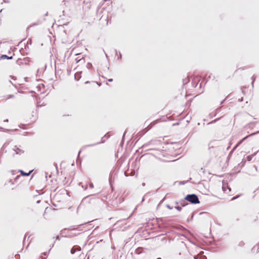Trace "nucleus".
I'll return each mask as SVG.
<instances>
[{
	"label": "nucleus",
	"instance_id": "obj_1",
	"mask_svg": "<svg viewBox=\"0 0 259 259\" xmlns=\"http://www.w3.org/2000/svg\"><path fill=\"white\" fill-rule=\"evenodd\" d=\"M184 200H187L192 204H196L200 203L198 196L195 194H188L184 198Z\"/></svg>",
	"mask_w": 259,
	"mask_h": 259
},
{
	"label": "nucleus",
	"instance_id": "obj_2",
	"mask_svg": "<svg viewBox=\"0 0 259 259\" xmlns=\"http://www.w3.org/2000/svg\"><path fill=\"white\" fill-rule=\"evenodd\" d=\"M257 133H259V131H257L256 132L252 133L250 135H249L245 137L244 138H243L241 140H240L239 142H238V143L236 144V145L233 148L232 151L234 150L238 146H239L243 142V141L246 140L248 137H249V136H252V135H254L255 134H257Z\"/></svg>",
	"mask_w": 259,
	"mask_h": 259
},
{
	"label": "nucleus",
	"instance_id": "obj_3",
	"mask_svg": "<svg viewBox=\"0 0 259 259\" xmlns=\"http://www.w3.org/2000/svg\"><path fill=\"white\" fill-rule=\"evenodd\" d=\"M13 150L15 152V153L13 154L14 156L15 154L21 155L24 153V150L20 149L17 146H15L13 148Z\"/></svg>",
	"mask_w": 259,
	"mask_h": 259
},
{
	"label": "nucleus",
	"instance_id": "obj_4",
	"mask_svg": "<svg viewBox=\"0 0 259 259\" xmlns=\"http://www.w3.org/2000/svg\"><path fill=\"white\" fill-rule=\"evenodd\" d=\"M19 171L21 173V175L23 176H29L32 172V170H30L28 172H25L23 171L22 170H19Z\"/></svg>",
	"mask_w": 259,
	"mask_h": 259
},
{
	"label": "nucleus",
	"instance_id": "obj_5",
	"mask_svg": "<svg viewBox=\"0 0 259 259\" xmlns=\"http://www.w3.org/2000/svg\"><path fill=\"white\" fill-rule=\"evenodd\" d=\"M81 72H77L74 74V78L76 80H79L81 78Z\"/></svg>",
	"mask_w": 259,
	"mask_h": 259
},
{
	"label": "nucleus",
	"instance_id": "obj_6",
	"mask_svg": "<svg viewBox=\"0 0 259 259\" xmlns=\"http://www.w3.org/2000/svg\"><path fill=\"white\" fill-rule=\"evenodd\" d=\"M13 58L12 56H11V57H9L7 55H3L2 56H1V58L2 59H12Z\"/></svg>",
	"mask_w": 259,
	"mask_h": 259
},
{
	"label": "nucleus",
	"instance_id": "obj_7",
	"mask_svg": "<svg viewBox=\"0 0 259 259\" xmlns=\"http://www.w3.org/2000/svg\"><path fill=\"white\" fill-rule=\"evenodd\" d=\"M255 154H253L252 155H248L247 156V159L248 161L251 160L252 157L255 155Z\"/></svg>",
	"mask_w": 259,
	"mask_h": 259
},
{
	"label": "nucleus",
	"instance_id": "obj_8",
	"mask_svg": "<svg viewBox=\"0 0 259 259\" xmlns=\"http://www.w3.org/2000/svg\"><path fill=\"white\" fill-rule=\"evenodd\" d=\"M219 119H220V118H217V119H214V120H212L211 121H210V122H208V123H207V124H208V125H209V124H211V123H215V122H216L217 121H218Z\"/></svg>",
	"mask_w": 259,
	"mask_h": 259
},
{
	"label": "nucleus",
	"instance_id": "obj_9",
	"mask_svg": "<svg viewBox=\"0 0 259 259\" xmlns=\"http://www.w3.org/2000/svg\"><path fill=\"white\" fill-rule=\"evenodd\" d=\"M103 141H102L101 142H98L97 143H95V144H90V145H87V146H89V147H91V146H94L95 145H98V144H99L100 143H103Z\"/></svg>",
	"mask_w": 259,
	"mask_h": 259
},
{
	"label": "nucleus",
	"instance_id": "obj_10",
	"mask_svg": "<svg viewBox=\"0 0 259 259\" xmlns=\"http://www.w3.org/2000/svg\"><path fill=\"white\" fill-rule=\"evenodd\" d=\"M150 128H148V126L147 127H146V128H145L144 130H143V131L144 132H143L142 133V135L144 134L145 133H146L147 132H148V131Z\"/></svg>",
	"mask_w": 259,
	"mask_h": 259
},
{
	"label": "nucleus",
	"instance_id": "obj_11",
	"mask_svg": "<svg viewBox=\"0 0 259 259\" xmlns=\"http://www.w3.org/2000/svg\"><path fill=\"white\" fill-rule=\"evenodd\" d=\"M76 251V249H75V247L73 246L72 249H71V254H74Z\"/></svg>",
	"mask_w": 259,
	"mask_h": 259
},
{
	"label": "nucleus",
	"instance_id": "obj_12",
	"mask_svg": "<svg viewBox=\"0 0 259 259\" xmlns=\"http://www.w3.org/2000/svg\"><path fill=\"white\" fill-rule=\"evenodd\" d=\"M255 77L254 76H252L251 77V80H252L251 85H252V87H253V83H254V81H255Z\"/></svg>",
	"mask_w": 259,
	"mask_h": 259
},
{
	"label": "nucleus",
	"instance_id": "obj_13",
	"mask_svg": "<svg viewBox=\"0 0 259 259\" xmlns=\"http://www.w3.org/2000/svg\"><path fill=\"white\" fill-rule=\"evenodd\" d=\"M92 67V64L91 63H88L87 64V68L88 69H90Z\"/></svg>",
	"mask_w": 259,
	"mask_h": 259
},
{
	"label": "nucleus",
	"instance_id": "obj_14",
	"mask_svg": "<svg viewBox=\"0 0 259 259\" xmlns=\"http://www.w3.org/2000/svg\"><path fill=\"white\" fill-rule=\"evenodd\" d=\"M151 143H152V141H150V142H148V143H146V144H145L143 146V147H147L148 146L150 145Z\"/></svg>",
	"mask_w": 259,
	"mask_h": 259
},
{
	"label": "nucleus",
	"instance_id": "obj_15",
	"mask_svg": "<svg viewBox=\"0 0 259 259\" xmlns=\"http://www.w3.org/2000/svg\"><path fill=\"white\" fill-rule=\"evenodd\" d=\"M74 247H75L76 251V250H78V251H80L81 250V247L80 246H74Z\"/></svg>",
	"mask_w": 259,
	"mask_h": 259
},
{
	"label": "nucleus",
	"instance_id": "obj_16",
	"mask_svg": "<svg viewBox=\"0 0 259 259\" xmlns=\"http://www.w3.org/2000/svg\"><path fill=\"white\" fill-rule=\"evenodd\" d=\"M175 208L177 209L179 211H181V209H182L181 207H180L179 206H175Z\"/></svg>",
	"mask_w": 259,
	"mask_h": 259
},
{
	"label": "nucleus",
	"instance_id": "obj_17",
	"mask_svg": "<svg viewBox=\"0 0 259 259\" xmlns=\"http://www.w3.org/2000/svg\"><path fill=\"white\" fill-rule=\"evenodd\" d=\"M122 58V55L120 53H119V56L117 58V60H120Z\"/></svg>",
	"mask_w": 259,
	"mask_h": 259
},
{
	"label": "nucleus",
	"instance_id": "obj_18",
	"mask_svg": "<svg viewBox=\"0 0 259 259\" xmlns=\"http://www.w3.org/2000/svg\"><path fill=\"white\" fill-rule=\"evenodd\" d=\"M14 97V95H9L8 97V99H11V98H13Z\"/></svg>",
	"mask_w": 259,
	"mask_h": 259
},
{
	"label": "nucleus",
	"instance_id": "obj_19",
	"mask_svg": "<svg viewBox=\"0 0 259 259\" xmlns=\"http://www.w3.org/2000/svg\"><path fill=\"white\" fill-rule=\"evenodd\" d=\"M239 245L240 246H242L244 245V242H242V241H241L239 242Z\"/></svg>",
	"mask_w": 259,
	"mask_h": 259
},
{
	"label": "nucleus",
	"instance_id": "obj_20",
	"mask_svg": "<svg viewBox=\"0 0 259 259\" xmlns=\"http://www.w3.org/2000/svg\"><path fill=\"white\" fill-rule=\"evenodd\" d=\"M166 206L167 208H168L169 209H171L172 208V207H171L169 204H167Z\"/></svg>",
	"mask_w": 259,
	"mask_h": 259
},
{
	"label": "nucleus",
	"instance_id": "obj_21",
	"mask_svg": "<svg viewBox=\"0 0 259 259\" xmlns=\"http://www.w3.org/2000/svg\"><path fill=\"white\" fill-rule=\"evenodd\" d=\"M239 197V195H237L236 196H235V197H233L232 199V200H235L236 199V198H238Z\"/></svg>",
	"mask_w": 259,
	"mask_h": 259
},
{
	"label": "nucleus",
	"instance_id": "obj_22",
	"mask_svg": "<svg viewBox=\"0 0 259 259\" xmlns=\"http://www.w3.org/2000/svg\"><path fill=\"white\" fill-rule=\"evenodd\" d=\"M0 130H4L5 131H10L9 130H8V129H4V128H3L2 127H0Z\"/></svg>",
	"mask_w": 259,
	"mask_h": 259
},
{
	"label": "nucleus",
	"instance_id": "obj_23",
	"mask_svg": "<svg viewBox=\"0 0 259 259\" xmlns=\"http://www.w3.org/2000/svg\"><path fill=\"white\" fill-rule=\"evenodd\" d=\"M90 187L91 188H93L94 187V185H93V183H91L90 184Z\"/></svg>",
	"mask_w": 259,
	"mask_h": 259
},
{
	"label": "nucleus",
	"instance_id": "obj_24",
	"mask_svg": "<svg viewBox=\"0 0 259 259\" xmlns=\"http://www.w3.org/2000/svg\"><path fill=\"white\" fill-rule=\"evenodd\" d=\"M223 190L224 192H226V187L225 186H223Z\"/></svg>",
	"mask_w": 259,
	"mask_h": 259
},
{
	"label": "nucleus",
	"instance_id": "obj_25",
	"mask_svg": "<svg viewBox=\"0 0 259 259\" xmlns=\"http://www.w3.org/2000/svg\"><path fill=\"white\" fill-rule=\"evenodd\" d=\"M193 214H192V216L191 217L190 220H192L193 219ZM189 221H190V220H189V219L187 220L188 222H189Z\"/></svg>",
	"mask_w": 259,
	"mask_h": 259
},
{
	"label": "nucleus",
	"instance_id": "obj_26",
	"mask_svg": "<svg viewBox=\"0 0 259 259\" xmlns=\"http://www.w3.org/2000/svg\"><path fill=\"white\" fill-rule=\"evenodd\" d=\"M243 97H242V98H241L240 99H239V102H242V101H243Z\"/></svg>",
	"mask_w": 259,
	"mask_h": 259
},
{
	"label": "nucleus",
	"instance_id": "obj_27",
	"mask_svg": "<svg viewBox=\"0 0 259 259\" xmlns=\"http://www.w3.org/2000/svg\"><path fill=\"white\" fill-rule=\"evenodd\" d=\"M125 134H126V131H125V132L124 133L123 135L122 136V141L123 140V139H124V137Z\"/></svg>",
	"mask_w": 259,
	"mask_h": 259
},
{
	"label": "nucleus",
	"instance_id": "obj_28",
	"mask_svg": "<svg viewBox=\"0 0 259 259\" xmlns=\"http://www.w3.org/2000/svg\"><path fill=\"white\" fill-rule=\"evenodd\" d=\"M108 81H109V82H111L113 81V79L112 78H110V79H108Z\"/></svg>",
	"mask_w": 259,
	"mask_h": 259
},
{
	"label": "nucleus",
	"instance_id": "obj_29",
	"mask_svg": "<svg viewBox=\"0 0 259 259\" xmlns=\"http://www.w3.org/2000/svg\"><path fill=\"white\" fill-rule=\"evenodd\" d=\"M59 238H60L59 236H57L56 237V240H59Z\"/></svg>",
	"mask_w": 259,
	"mask_h": 259
},
{
	"label": "nucleus",
	"instance_id": "obj_30",
	"mask_svg": "<svg viewBox=\"0 0 259 259\" xmlns=\"http://www.w3.org/2000/svg\"><path fill=\"white\" fill-rule=\"evenodd\" d=\"M227 189L229 190V191H231V188L230 187H228Z\"/></svg>",
	"mask_w": 259,
	"mask_h": 259
},
{
	"label": "nucleus",
	"instance_id": "obj_31",
	"mask_svg": "<svg viewBox=\"0 0 259 259\" xmlns=\"http://www.w3.org/2000/svg\"><path fill=\"white\" fill-rule=\"evenodd\" d=\"M200 259H206V257L204 256L201 257Z\"/></svg>",
	"mask_w": 259,
	"mask_h": 259
},
{
	"label": "nucleus",
	"instance_id": "obj_32",
	"mask_svg": "<svg viewBox=\"0 0 259 259\" xmlns=\"http://www.w3.org/2000/svg\"><path fill=\"white\" fill-rule=\"evenodd\" d=\"M178 124H179V123H176L173 124V125H178Z\"/></svg>",
	"mask_w": 259,
	"mask_h": 259
},
{
	"label": "nucleus",
	"instance_id": "obj_33",
	"mask_svg": "<svg viewBox=\"0 0 259 259\" xmlns=\"http://www.w3.org/2000/svg\"><path fill=\"white\" fill-rule=\"evenodd\" d=\"M4 122H8V119H7L5 120H4Z\"/></svg>",
	"mask_w": 259,
	"mask_h": 259
},
{
	"label": "nucleus",
	"instance_id": "obj_34",
	"mask_svg": "<svg viewBox=\"0 0 259 259\" xmlns=\"http://www.w3.org/2000/svg\"><path fill=\"white\" fill-rule=\"evenodd\" d=\"M224 102V100H223L221 102V104H223V103Z\"/></svg>",
	"mask_w": 259,
	"mask_h": 259
},
{
	"label": "nucleus",
	"instance_id": "obj_35",
	"mask_svg": "<svg viewBox=\"0 0 259 259\" xmlns=\"http://www.w3.org/2000/svg\"><path fill=\"white\" fill-rule=\"evenodd\" d=\"M89 82H90V81H87L85 82V83H89Z\"/></svg>",
	"mask_w": 259,
	"mask_h": 259
},
{
	"label": "nucleus",
	"instance_id": "obj_36",
	"mask_svg": "<svg viewBox=\"0 0 259 259\" xmlns=\"http://www.w3.org/2000/svg\"><path fill=\"white\" fill-rule=\"evenodd\" d=\"M40 200H38V201H37V203H40Z\"/></svg>",
	"mask_w": 259,
	"mask_h": 259
},
{
	"label": "nucleus",
	"instance_id": "obj_37",
	"mask_svg": "<svg viewBox=\"0 0 259 259\" xmlns=\"http://www.w3.org/2000/svg\"><path fill=\"white\" fill-rule=\"evenodd\" d=\"M144 198H143V199H142V201H141V202H143L144 201Z\"/></svg>",
	"mask_w": 259,
	"mask_h": 259
},
{
	"label": "nucleus",
	"instance_id": "obj_38",
	"mask_svg": "<svg viewBox=\"0 0 259 259\" xmlns=\"http://www.w3.org/2000/svg\"><path fill=\"white\" fill-rule=\"evenodd\" d=\"M220 108H218L217 109V111H219L220 110Z\"/></svg>",
	"mask_w": 259,
	"mask_h": 259
},
{
	"label": "nucleus",
	"instance_id": "obj_39",
	"mask_svg": "<svg viewBox=\"0 0 259 259\" xmlns=\"http://www.w3.org/2000/svg\"><path fill=\"white\" fill-rule=\"evenodd\" d=\"M138 249H137V250H136V252H137L138 253H139V252H138Z\"/></svg>",
	"mask_w": 259,
	"mask_h": 259
},
{
	"label": "nucleus",
	"instance_id": "obj_40",
	"mask_svg": "<svg viewBox=\"0 0 259 259\" xmlns=\"http://www.w3.org/2000/svg\"><path fill=\"white\" fill-rule=\"evenodd\" d=\"M80 152H81L80 151H79V152H78V155L80 154Z\"/></svg>",
	"mask_w": 259,
	"mask_h": 259
},
{
	"label": "nucleus",
	"instance_id": "obj_41",
	"mask_svg": "<svg viewBox=\"0 0 259 259\" xmlns=\"http://www.w3.org/2000/svg\"><path fill=\"white\" fill-rule=\"evenodd\" d=\"M105 55H106V57L107 58L108 56H107V55L106 53H105Z\"/></svg>",
	"mask_w": 259,
	"mask_h": 259
},
{
	"label": "nucleus",
	"instance_id": "obj_42",
	"mask_svg": "<svg viewBox=\"0 0 259 259\" xmlns=\"http://www.w3.org/2000/svg\"><path fill=\"white\" fill-rule=\"evenodd\" d=\"M10 82H11L13 84V83L11 80H10Z\"/></svg>",
	"mask_w": 259,
	"mask_h": 259
},
{
	"label": "nucleus",
	"instance_id": "obj_43",
	"mask_svg": "<svg viewBox=\"0 0 259 259\" xmlns=\"http://www.w3.org/2000/svg\"><path fill=\"white\" fill-rule=\"evenodd\" d=\"M157 259H161V258H157Z\"/></svg>",
	"mask_w": 259,
	"mask_h": 259
}]
</instances>
